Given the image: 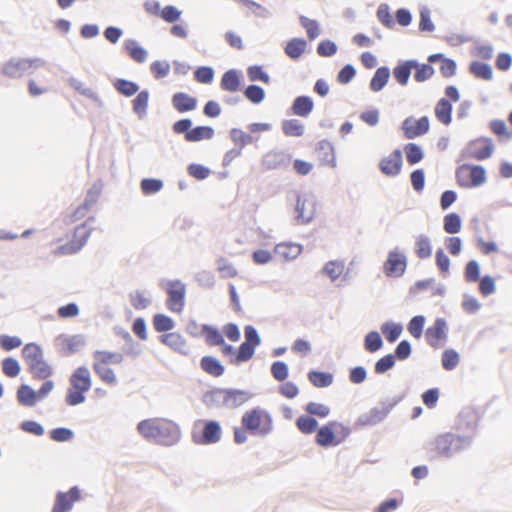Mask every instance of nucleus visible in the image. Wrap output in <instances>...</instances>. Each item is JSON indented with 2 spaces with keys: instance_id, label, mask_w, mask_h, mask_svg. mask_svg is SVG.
Instances as JSON below:
<instances>
[{
  "instance_id": "nucleus-24",
  "label": "nucleus",
  "mask_w": 512,
  "mask_h": 512,
  "mask_svg": "<svg viewBox=\"0 0 512 512\" xmlns=\"http://www.w3.org/2000/svg\"><path fill=\"white\" fill-rule=\"evenodd\" d=\"M291 158L289 153L272 150L263 156L262 165L267 170L286 169L290 165Z\"/></svg>"
},
{
  "instance_id": "nucleus-33",
  "label": "nucleus",
  "mask_w": 512,
  "mask_h": 512,
  "mask_svg": "<svg viewBox=\"0 0 512 512\" xmlns=\"http://www.w3.org/2000/svg\"><path fill=\"white\" fill-rule=\"evenodd\" d=\"M303 251V245L295 242H282L275 246V254L282 257L285 261L296 259Z\"/></svg>"
},
{
  "instance_id": "nucleus-32",
  "label": "nucleus",
  "mask_w": 512,
  "mask_h": 512,
  "mask_svg": "<svg viewBox=\"0 0 512 512\" xmlns=\"http://www.w3.org/2000/svg\"><path fill=\"white\" fill-rule=\"evenodd\" d=\"M390 77L391 70L388 66L378 67L370 79L369 89L374 93L382 91L388 84Z\"/></svg>"
},
{
  "instance_id": "nucleus-8",
  "label": "nucleus",
  "mask_w": 512,
  "mask_h": 512,
  "mask_svg": "<svg viewBox=\"0 0 512 512\" xmlns=\"http://www.w3.org/2000/svg\"><path fill=\"white\" fill-rule=\"evenodd\" d=\"M91 232V227L86 222L74 226L65 238L57 240V248L54 253L57 255H67L78 252L86 243Z\"/></svg>"
},
{
  "instance_id": "nucleus-47",
  "label": "nucleus",
  "mask_w": 512,
  "mask_h": 512,
  "mask_svg": "<svg viewBox=\"0 0 512 512\" xmlns=\"http://www.w3.org/2000/svg\"><path fill=\"white\" fill-rule=\"evenodd\" d=\"M463 221L457 212L447 213L443 218V230L450 235L459 233L462 229Z\"/></svg>"
},
{
  "instance_id": "nucleus-20",
  "label": "nucleus",
  "mask_w": 512,
  "mask_h": 512,
  "mask_svg": "<svg viewBox=\"0 0 512 512\" xmlns=\"http://www.w3.org/2000/svg\"><path fill=\"white\" fill-rule=\"evenodd\" d=\"M180 438V427L173 421H164L161 422L153 443L163 446H172L178 443Z\"/></svg>"
},
{
  "instance_id": "nucleus-53",
  "label": "nucleus",
  "mask_w": 512,
  "mask_h": 512,
  "mask_svg": "<svg viewBox=\"0 0 512 512\" xmlns=\"http://www.w3.org/2000/svg\"><path fill=\"white\" fill-rule=\"evenodd\" d=\"M299 23L305 29L309 41H314L321 34L320 24L316 19L300 15Z\"/></svg>"
},
{
  "instance_id": "nucleus-26",
  "label": "nucleus",
  "mask_w": 512,
  "mask_h": 512,
  "mask_svg": "<svg viewBox=\"0 0 512 512\" xmlns=\"http://www.w3.org/2000/svg\"><path fill=\"white\" fill-rule=\"evenodd\" d=\"M171 103L178 113H186L197 108L198 99L186 92H176L172 95Z\"/></svg>"
},
{
  "instance_id": "nucleus-59",
  "label": "nucleus",
  "mask_w": 512,
  "mask_h": 512,
  "mask_svg": "<svg viewBox=\"0 0 512 512\" xmlns=\"http://www.w3.org/2000/svg\"><path fill=\"white\" fill-rule=\"evenodd\" d=\"M344 271V262L340 260H330L326 262L321 269V273L335 281Z\"/></svg>"
},
{
  "instance_id": "nucleus-43",
  "label": "nucleus",
  "mask_w": 512,
  "mask_h": 512,
  "mask_svg": "<svg viewBox=\"0 0 512 512\" xmlns=\"http://www.w3.org/2000/svg\"><path fill=\"white\" fill-rule=\"evenodd\" d=\"M380 330L389 343H394L400 338L403 332V324L401 322L388 320L382 323Z\"/></svg>"
},
{
  "instance_id": "nucleus-18",
  "label": "nucleus",
  "mask_w": 512,
  "mask_h": 512,
  "mask_svg": "<svg viewBox=\"0 0 512 512\" xmlns=\"http://www.w3.org/2000/svg\"><path fill=\"white\" fill-rule=\"evenodd\" d=\"M479 419L480 417L476 409L464 407L456 418L454 429L458 432L470 433L469 435L473 437L477 431Z\"/></svg>"
},
{
  "instance_id": "nucleus-1",
  "label": "nucleus",
  "mask_w": 512,
  "mask_h": 512,
  "mask_svg": "<svg viewBox=\"0 0 512 512\" xmlns=\"http://www.w3.org/2000/svg\"><path fill=\"white\" fill-rule=\"evenodd\" d=\"M472 445L471 435H460L452 432H445L437 435L427 445L430 448V460L451 459L454 455L468 449Z\"/></svg>"
},
{
  "instance_id": "nucleus-29",
  "label": "nucleus",
  "mask_w": 512,
  "mask_h": 512,
  "mask_svg": "<svg viewBox=\"0 0 512 512\" xmlns=\"http://www.w3.org/2000/svg\"><path fill=\"white\" fill-rule=\"evenodd\" d=\"M94 220L93 211L83 203L77 206L71 213L67 214L64 222L68 226L77 225L86 222L87 226Z\"/></svg>"
},
{
  "instance_id": "nucleus-38",
  "label": "nucleus",
  "mask_w": 512,
  "mask_h": 512,
  "mask_svg": "<svg viewBox=\"0 0 512 512\" xmlns=\"http://www.w3.org/2000/svg\"><path fill=\"white\" fill-rule=\"evenodd\" d=\"M84 341L80 336H62L58 339V346L62 354L71 355L80 350Z\"/></svg>"
},
{
  "instance_id": "nucleus-13",
  "label": "nucleus",
  "mask_w": 512,
  "mask_h": 512,
  "mask_svg": "<svg viewBox=\"0 0 512 512\" xmlns=\"http://www.w3.org/2000/svg\"><path fill=\"white\" fill-rule=\"evenodd\" d=\"M164 290L167 294L166 307L174 313H181L185 307L186 285L180 279L168 280Z\"/></svg>"
},
{
  "instance_id": "nucleus-64",
  "label": "nucleus",
  "mask_w": 512,
  "mask_h": 512,
  "mask_svg": "<svg viewBox=\"0 0 512 512\" xmlns=\"http://www.w3.org/2000/svg\"><path fill=\"white\" fill-rule=\"evenodd\" d=\"M425 323L426 317L424 315H415L409 320L407 330L412 337L420 339L423 335Z\"/></svg>"
},
{
  "instance_id": "nucleus-35",
  "label": "nucleus",
  "mask_w": 512,
  "mask_h": 512,
  "mask_svg": "<svg viewBox=\"0 0 512 512\" xmlns=\"http://www.w3.org/2000/svg\"><path fill=\"white\" fill-rule=\"evenodd\" d=\"M453 104L447 98H440L435 107L436 119L443 125L448 126L452 122Z\"/></svg>"
},
{
  "instance_id": "nucleus-21",
  "label": "nucleus",
  "mask_w": 512,
  "mask_h": 512,
  "mask_svg": "<svg viewBox=\"0 0 512 512\" xmlns=\"http://www.w3.org/2000/svg\"><path fill=\"white\" fill-rule=\"evenodd\" d=\"M223 408L236 409L253 397V393L238 388H223Z\"/></svg>"
},
{
  "instance_id": "nucleus-46",
  "label": "nucleus",
  "mask_w": 512,
  "mask_h": 512,
  "mask_svg": "<svg viewBox=\"0 0 512 512\" xmlns=\"http://www.w3.org/2000/svg\"><path fill=\"white\" fill-rule=\"evenodd\" d=\"M413 63L416 65H413V69H415L413 78L418 83H423L430 78L433 77L435 74V68L430 63H421L417 59H412Z\"/></svg>"
},
{
  "instance_id": "nucleus-6",
  "label": "nucleus",
  "mask_w": 512,
  "mask_h": 512,
  "mask_svg": "<svg viewBox=\"0 0 512 512\" xmlns=\"http://www.w3.org/2000/svg\"><path fill=\"white\" fill-rule=\"evenodd\" d=\"M171 130L176 135H183L186 142L195 143L210 140L215 135V129L209 125L193 126L191 118H181L175 121Z\"/></svg>"
},
{
  "instance_id": "nucleus-61",
  "label": "nucleus",
  "mask_w": 512,
  "mask_h": 512,
  "mask_svg": "<svg viewBox=\"0 0 512 512\" xmlns=\"http://www.w3.org/2000/svg\"><path fill=\"white\" fill-rule=\"evenodd\" d=\"M303 409L305 413L309 414L310 416L314 418L319 417L320 419L327 418L331 413L329 406L314 401L308 402Z\"/></svg>"
},
{
  "instance_id": "nucleus-44",
  "label": "nucleus",
  "mask_w": 512,
  "mask_h": 512,
  "mask_svg": "<svg viewBox=\"0 0 512 512\" xmlns=\"http://www.w3.org/2000/svg\"><path fill=\"white\" fill-rule=\"evenodd\" d=\"M403 151L406 156V161L411 166L420 163L425 157L422 146L414 142L406 143L403 147Z\"/></svg>"
},
{
  "instance_id": "nucleus-41",
  "label": "nucleus",
  "mask_w": 512,
  "mask_h": 512,
  "mask_svg": "<svg viewBox=\"0 0 512 512\" xmlns=\"http://www.w3.org/2000/svg\"><path fill=\"white\" fill-rule=\"evenodd\" d=\"M160 424L161 422H158L157 419H144L138 423L137 430L145 440L153 443L159 431Z\"/></svg>"
},
{
  "instance_id": "nucleus-57",
  "label": "nucleus",
  "mask_w": 512,
  "mask_h": 512,
  "mask_svg": "<svg viewBox=\"0 0 512 512\" xmlns=\"http://www.w3.org/2000/svg\"><path fill=\"white\" fill-rule=\"evenodd\" d=\"M247 77L251 82L270 84L271 77L262 65L254 64L247 68Z\"/></svg>"
},
{
  "instance_id": "nucleus-28",
  "label": "nucleus",
  "mask_w": 512,
  "mask_h": 512,
  "mask_svg": "<svg viewBox=\"0 0 512 512\" xmlns=\"http://www.w3.org/2000/svg\"><path fill=\"white\" fill-rule=\"evenodd\" d=\"M413 65L416 64L413 63L412 59H400L397 61L391 72L396 83H398L400 86L408 85L413 70Z\"/></svg>"
},
{
  "instance_id": "nucleus-34",
  "label": "nucleus",
  "mask_w": 512,
  "mask_h": 512,
  "mask_svg": "<svg viewBox=\"0 0 512 512\" xmlns=\"http://www.w3.org/2000/svg\"><path fill=\"white\" fill-rule=\"evenodd\" d=\"M468 71L476 79L491 81L494 76L493 68L488 62L473 60L469 63Z\"/></svg>"
},
{
  "instance_id": "nucleus-50",
  "label": "nucleus",
  "mask_w": 512,
  "mask_h": 512,
  "mask_svg": "<svg viewBox=\"0 0 512 512\" xmlns=\"http://www.w3.org/2000/svg\"><path fill=\"white\" fill-rule=\"evenodd\" d=\"M364 349L369 353H376L384 346L383 338L377 330H371L364 336Z\"/></svg>"
},
{
  "instance_id": "nucleus-4",
  "label": "nucleus",
  "mask_w": 512,
  "mask_h": 512,
  "mask_svg": "<svg viewBox=\"0 0 512 512\" xmlns=\"http://www.w3.org/2000/svg\"><path fill=\"white\" fill-rule=\"evenodd\" d=\"M92 386L91 373L86 367H78L70 376V387L67 391L65 401L69 406H76L86 399L85 393Z\"/></svg>"
},
{
  "instance_id": "nucleus-42",
  "label": "nucleus",
  "mask_w": 512,
  "mask_h": 512,
  "mask_svg": "<svg viewBox=\"0 0 512 512\" xmlns=\"http://www.w3.org/2000/svg\"><path fill=\"white\" fill-rule=\"evenodd\" d=\"M295 425L297 429L304 435H311L316 433L320 426L317 418H314L307 413L298 416L295 421Z\"/></svg>"
},
{
  "instance_id": "nucleus-7",
  "label": "nucleus",
  "mask_w": 512,
  "mask_h": 512,
  "mask_svg": "<svg viewBox=\"0 0 512 512\" xmlns=\"http://www.w3.org/2000/svg\"><path fill=\"white\" fill-rule=\"evenodd\" d=\"M222 433V426L218 420L199 419L193 425L191 437L197 445H213L221 440Z\"/></svg>"
},
{
  "instance_id": "nucleus-9",
  "label": "nucleus",
  "mask_w": 512,
  "mask_h": 512,
  "mask_svg": "<svg viewBox=\"0 0 512 512\" xmlns=\"http://www.w3.org/2000/svg\"><path fill=\"white\" fill-rule=\"evenodd\" d=\"M455 179L462 188H477L487 182V170L480 164L462 163L456 167Z\"/></svg>"
},
{
  "instance_id": "nucleus-63",
  "label": "nucleus",
  "mask_w": 512,
  "mask_h": 512,
  "mask_svg": "<svg viewBox=\"0 0 512 512\" xmlns=\"http://www.w3.org/2000/svg\"><path fill=\"white\" fill-rule=\"evenodd\" d=\"M140 187L145 196H150L160 192L164 187V182L160 178H143Z\"/></svg>"
},
{
  "instance_id": "nucleus-52",
  "label": "nucleus",
  "mask_w": 512,
  "mask_h": 512,
  "mask_svg": "<svg viewBox=\"0 0 512 512\" xmlns=\"http://www.w3.org/2000/svg\"><path fill=\"white\" fill-rule=\"evenodd\" d=\"M284 135L288 137H301L304 135L305 127L298 119H285L281 123Z\"/></svg>"
},
{
  "instance_id": "nucleus-40",
  "label": "nucleus",
  "mask_w": 512,
  "mask_h": 512,
  "mask_svg": "<svg viewBox=\"0 0 512 512\" xmlns=\"http://www.w3.org/2000/svg\"><path fill=\"white\" fill-rule=\"evenodd\" d=\"M200 335L204 337L206 344L209 346H219V344L224 343V335L215 325L202 324Z\"/></svg>"
},
{
  "instance_id": "nucleus-39",
  "label": "nucleus",
  "mask_w": 512,
  "mask_h": 512,
  "mask_svg": "<svg viewBox=\"0 0 512 512\" xmlns=\"http://www.w3.org/2000/svg\"><path fill=\"white\" fill-rule=\"evenodd\" d=\"M433 247L431 239L426 234H419L415 237L414 253L421 259L425 260L432 256Z\"/></svg>"
},
{
  "instance_id": "nucleus-55",
  "label": "nucleus",
  "mask_w": 512,
  "mask_h": 512,
  "mask_svg": "<svg viewBox=\"0 0 512 512\" xmlns=\"http://www.w3.org/2000/svg\"><path fill=\"white\" fill-rule=\"evenodd\" d=\"M489 129L498 137L499 141L512 139V130H509L502 119H493L488 124Z\"/></svg>"
},
{
  "instance_id": "nucleus-30",
  "label": "nucleus",
  "mask_w": 512,
  "mask_h": 512,
  "mask_svg": "<svg viewBox=\"0 0 512 512\" xmlns=\"http://www.w3.org/2000/svg\"><path fill=\"white\" fill-rule=\"evenodd\" d=\"M199 366L202 371L216 378L223 376L226 370L222 362L213 355H204L201 357Z\"/></svg>"
},
{
  "instance_id": "nucleus-19",
  "label": "nucleus",
  "mask_w": 512,
  "mask_h": 512,
  "mask_svg": "<svg viewBox=\"0 0 512 512\" xmlns=\"http://www.w3.org/2000/svg\"><path fill=\"white\" fill-rule=\"evenodd\" d=\"M403 168V154L401 149H394L388 156L381 158L378 163L379 171L390 178L398 176Z\"/></svg>"
},
{
  "instance_id": "nucleus-22",
  "label": "nucleus",
  "mask_w": 512,
  "mask_h": 512,
  "mask_svg": "<svg viewBox=\"0 0 512 512\" xmlns=\"http://www.w3.org/2000/svg\"><path fill=\"white\" fill-rule=\"evenodd\" d=\"M80 498L81 493L77 487H72L67 492H58L51 512H69Z\"/></svg>"
},
{
  "instance_id": "nucleus-14",
  "label": "nucleus",
  "mask_w": 512,
  "mask_h": 512,
  "mask_svg": "<svg viewBox=\"0 0 512 512\" xmlns=\"http://www.w3.org/2000/svg\"><path fill=\"white\" fill-rule=\"evenodd\" d=\"M407 265V256L396 247L388 252L382 267L383 273L388 278H400L405 274Z\"/></svg>"
},
{
  "instance_id": "nucleus-36",
  "label": "nucleus",
  "mask_w": 512,
  "mask_h": 512,
  "mask_svg": "<svg viewBox=\"0 0 512 512\" xmlns=\"http://www.w3.org/2000/svg\"><path fill=\"white\" fill-rule=\"evenodd\" d=\"M309 382L316 388H327L333 384L334 375L329 371L311 369L307 373Z\"/></svg>"
},
{
  "instance_id": "nucleus-48",
  "label": "nucleus",
  "mask_w": 512,
  "mask_h": 512,
  "mask_svg": "<svg viewBox=\"0 0 512 512\" xmlns=\"http://www.w3.org/2000/svg\"><path fill=\"white\" fill-rule=\"evenodd\" d=\"M229 138L235 146L244 149L247 145L252 144L256 139L250 132H245L241 128H231L229 130Z\"/></svg>"
},
{
  "instance_id": "nucleus-16",
  "label": "nucleus",
  "mask_w": 512,
  "mask_h": 512,
  "mask_svg": "<svg viewBox=\"0 0 512 512\" xmlns=\"http://www.w3.org/2000/svg\"><path fill=\"white\" fill-rule=\"evenodd\" d=\"M296 204L294 207L295 215L294 220L297 224L307 225L315 218V201L309 200L303 196L301 192H294Z\"/></svg>"
},
{
  "instance_id": "nucleus-58",
  "label": "nucleus",
  "mask_w": 512,
  "mask_h": 512,
  "mask_svg": "<svg viewBox=\"0 0 512 512\" xmlns=\"http://www.w3.org/2000/svg\"><path fill=\"white\" fill-rule=\"evenodd\" d=\"M460 362L459 353L453 348H447L442 352L441 355V365L444 370L452 371L454 370Z\"/></svg>"
},
{
  "instance_id": "nucleus-31",
  "label": "nucleus",
  "mask_w": 512,
  "mask_h": 512,
  "mask_svg": "<svg viewBox=\"0 0 512 512\" xmlns=\"http://www.w3.org/2000/svg\"><path fill=\"white\" fill-rule=\"evenodd\" d=\"M308 47L307 40L303 37H293L286 41L284 46L285 54L292 60H299L306 52Z\"/></svg>"
},
{
  "instance_id": "nucleus-49",
  "label": "nucleus",
  "mask_w": 512,
  "mask_h": 512,
  "mask_svg": "<svg viewBox=\"0 0 512 512\" xmlns=\"http://www.w3.org/2000/svg\"><path fill=\"white\" fill-rule=\"evenodd\" d=\"M243 94L245 98L254 105L261 104L266 97L265 89L255 83H251L244 87Z\"/></svg>"
},
{
  "instance_id": "nucleus-10",
  "label": "nucleus",
  "mask_w": 512,
  "mask_h": 512,
  "mask_svg": "<svg viewBox=\"0 0 512 512\" xmlns=\"http://www.w3.org/2000/svg\"><path fill=\"white\" fill-rule=\"evenodd\" d=\"M495 145L492 138L480 136L467 142L465 147L460 151L456 160L460 163L463 159H475L477 161H485L493 156Z\"/></svg>"
},
{
  "instance_id": "nucleus-12",
  "label": "nucleus",
  "mask_w": 512,
  "mask_h": 512,
  "mask_svg": "<svg viewBox=\"0 0 512 512\" xmlns=\"http://www.w3.org/2000/svg\"><path fill=\"white\" fill-rule=\"evenodd\" d=\"M403 399V396H396L392 399H386L380 402V407L375 406L371 408L367 413L361 414L356 424L358 426H373L382 421L388 416L390 411Z\"/></svg>"
},
{
  "instance_id": "nucleus-54",
  "label": "nucleus",
  "mask_w": 512,
  "mask_h": 512,
  "mask_svg": "<svg viewBox=\"0 0 512 512\" xmlns=\"http://www.w3.org/2000/svg\"><path fill=\"white\" fill-rule=\"evenodd\" d=\"M93 357V366H110L113 364H118L122 361L120 354L107 351H96Z\"/></svg>"
},
{
  "instance_id": "nucleus-25",
  "label": "nucleus",
  "mask_w": 512,
  "mask_h": 512,
  "mask_svg": "<svg viewBox=\"0 0 512 512\" xmlns=\"http://www.w3.org/2000/svg\"><path fill=\"white\" fill-rule=\"evenodd\" d=\"M314 100L309 95L296 96L288 110V114L306 118L314 110Z\"/></svg>"
},
{
  "instance_id": "nucleus-51",
  "label": "nucleus",
  "mask_w": 512,
  "mask_h": 512,
  "mask_svg": "<svg viewBox=\"0 0 512 512\" xmlns=\"http://www.w3.org/2000/svg\"><path fill=\"white\" fill-rule=\"evenodd\" d=\"M223 388L214 387L210 390H207L202 397V402L205 404L206 407H216V408H223Z\"/></svg>"
},
{
  "instance_id": "nucleus-37",
  "label": "nucleus",
  "mask_w": 512,
  "mask_h": 512,
  "mask_svg": "<svg viewBox=\"0 0 512 512\" xmlns=\"http://www.w3.org/2000/svg\"><path fill=\"white\" fill-rule=\"evenodd\" d=\"M150 98L148 89H142L136 94L132 100V110L137 115L139 120H143L147 116V108Z\"/></svg>"
},
{
  "instance_id": "nucleus-56",
  "label": "nucleus",
  "mask_w": 512,
  "mask_h": 512,
  "mask_svg": "<svg viewBox=\"0 0 512 512\" xmlns=\"http://www.w3.org/2000/svg\"><path fill=\"white\" fill-rule=\"evenodd\" d=\"M463 276L467 283L478 282L482 277L479 262L475 259L469 260L464 266Z\"/></svg>"
},
{
  "instance_id": "nucleus-2",
  "label": "nucleus",
  "mask_w": 512,
  "mask_h": 512,
  "mask_svg": "<svg viewBox=\"0 0 512 512\" xmlns=\"http://www.w3.org/2000/svg\"><path fill=\"white\" fill-rule=\"evenodd\" d=\"M351 434V428L337 420H330L319 426L315 435V443L322 448L336 447L342 444Z\"/></svg>"
},
{
  "instance_id": "nucleus-15",
  "label": "nucleus",
  "mask_w": 512,
  "mask_h": 512,
  "mask_svg": "<svg viewBox=\"0 0 512 512\" xmlns=\"http://www.w3.org/2000/svg\"><path fill=\"white\" fill-rule=\"evenodd\" d=\"M400 128L403 131L404 137L412 140L429 132L430 119L427 115H423L420 118L408 116L402 121Z\"/></svg>"
},
{
  "instance_id": "nucleus-3",
  "label": "nucleus",
  "mask_w": 512,
  "mask_h": 512,
  "mask_svg": "<svg viewBox=\"0 0 512 512\" xmlns=\"http://www.w3.org/2000/svg\"><path fill=\"white\" fill-rule=\"evenodd\" d=\"M22 357L34 378L46 380L53 375L52 366L45 360L41 347L28 343L22 349Z\"/></svg>"
},
{
  "instance_id": "nucleus-62",
  "label": "nucleus",
  "mask_w": 512,
  "mask_h": 512,
  "mask_svg": "<svg viewBox=\"0 0 512 512\" xmlns=\"http://www.w3.org/2000/svg\"><path fill=\"white\" fill-rule=\"evenodd\" d=\"M435 265L442 277L446 278L450 275L451 260L441 247L435 252Z\"/></svg>"
},
{
  "instance_id": "nucleus-17",
  "label": "nucleus",
  "mask_w": 512,
  "mask_h": 512,
  "mask_svg": "<svg viewBox=\"0 0 512 512\" xmlns=\"http://www.w3.org/2000/svg\"><path fill=\"white\" fill-rule=\"evenodd\" d=\"M448 324L445 318L437 317L434 323L425 331V339L432 348H439L444 345L448 338Z\"/></svg>"
},
{
  "instance_id": "nucleus-45",
  "label": "nucleus",
  "mask_w": 512,
  "mask_h": 512,
  "mask_svg": "<svg viewBox=\"0 0 512 512\" xmlns=\"http://www.w3.org/2000/svg\"><path fill=\"white\" fill-rule=\"evenodd\" d=\"M152 325L156 332L164 333L172 331L176 326V322L165 313H156L152 317Z\"/></svg>"
},
{
  "instance_id": "nucleus-27",
  "label": "nucleus",
  "mask_w": 512,
  "mask_h": 512,
  "mask_svg": "<svg viewBox=\"0 0 512 512\" xmlns=\"http://www.w3.org/2000/svg\"><path fill=\"white\" fill-rule=\"evenodd\" d=\"M315 151L321 165H328L332 168L336 167L335 147L328 139H322L317 142Z\"/></svg>"
},
{
  "instance_id": "nucleus-23",
  "label": "nucleus",
  "mask_w": 512,
  "mask_h": 512,
  "mask_svg": "<svg viewBox=\"0 0 512 512\" xmlns=\"http://www.w3.org/2000/svg\"><path fill=\"white\" fill-rule=\"evenodd\" d=\"M244 74L242 70L231 68L225 71L220 80V88L227 92H238L243 89Z\"/></svg>"
},
{
  "instance_id": "nucleus-11",
  "label": "nucleus",
  "mask_w": 512,
  "mask_h": 512,
  "mask_svg": "<svg viewBox=\"0 0 512 512\" xmlns=\"http://www.w3.org/2000/svg\"><path fill=\"white\" fill-rule=\"evenodd\" d=\"M37 70L49 73V68L41 59H11L2 67V73L9 78H21L25 75L33 74Z\"/></svg>"
},
{
  "instance_id": "nucleus-5",
  "label": "nucleus",
  "mask_w": 512,
  "mask_h": 512,
  "mask_svg": "<svg viewBox=\"0 0 512 512\" xmlns=\"http://www.w3.org/2000/svg\"><path fill=\"white\" fill-rule=\"evenodd\" d=\"M241 424L253 436H267L273 429L271 414L260 407L246 411L242 415Z\"/></svg>"
},
{
  "instance_id": "nucleus-60",
  "label": "nucleus",
  "mask_w": 512,
  "mask_h": 512,
  "mask_svg": "<svg viewBox=\"0 0 512 512\" xmlns=\"http://www.w3.org/2000/svg\"><path fill=\"white\" fill-rule=\"evenodd\" d=\"M17 400L21 405L33 406L38 400L37 392L28 385H21L17 391Z\"/></svg>"
}]
</instances>
